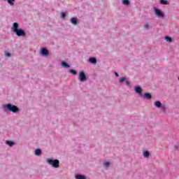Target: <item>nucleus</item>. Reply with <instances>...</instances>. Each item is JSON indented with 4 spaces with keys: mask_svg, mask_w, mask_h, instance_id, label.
Wrapping results in <instances>:
<instances>
[{
    "mask_svg": "<svg viewBox=\"0 0 179 179\" xmlns=\"http://www.w3.org/2000/svg\"><path fill=\"white\" fill-rule=\"evenodd\" d=\"M47 162L48 164H50V166H52L55 169H58V167H59V160L58 159L53 160L52 159H49Z\"/></svg>",
    "mask_w": 179,
    "mask_h": 179,
    "instance_id": "obj_1",
    "label": "nucleus"
},
{
    "mask_svg": "<svg viewBox=\"0 0 179 179\" xmlns=\"http://www.w3.org/2000/svg\"><path fill=\"white\" fill-rule=\"evenodd\" d=\"M4 107H6L7 110L8 111H11L12 113H17L19 111V108L17 106L8 103L7 105H5Z\"/></svg>",
    "mask_w": 179,
    "mask_h": 179,
    "instance_id": "obj_2",
    "label": "nucleus"
},
{
    "mask_svg": "<svg viewBox=\"0 0 179 179\" xmlns=\"http://www.w3.org/2000/svg\"><path fill=\"white\" fill-rule=\"evenodd\" d=\"M14 33H15L18 37H24L26 36V32H24V30L23 29H17Z\"/></svg>",
    "mask_w": 179,
    "mask_h": 179,
    "instance_id": "obj_3",
    "label": "nucleus"
},
{
    "mask_svg": "<svg viewBox=\"0 0 179 179\" xmlns=\"http://www.w3.org/2000/svg\"><path fill=\"white\" fill-rule=\"evenodd\" d=\"M79 80L80 82H85V81L87 80V78H86V74H85L84 71L80 72Z\"/></svg>",
    "mask_w": 179,
    "mask_h": 179,
    "instance_id": "obj_4",
    "label": "nucleus"
},
{
    "mask_svg": "<svg viewBox=\"0 0 179 179\" xmlns=\"http://www.w3.org/2000/svg\"><path fill=\"white\" fill-rule=\"evenodd\" d=\"M40 54H41V55H44L45 57H48V55H50L48 50H47L45 48H42Z\"/></svg>",
    "mask_w": 179,
    "mask_h": 179,
    "instance_id": "obj_5",
    "label": "nucleus"
},
{
    "mask_svg": "<svg viewBox=\"0 0 179 179\" xmlns=\"http://www.w3.org/2000/svg\"><path fill=\"white\" fill-rule=\"evenodd\" d=\"M12 30L15 33L16 31L19 30V24L17 22H14L12 27Z\"/></svg>",
    "mask_w": 179,
    "mask_h": 179,
    "instance_id": "obj_6",
    "label": "nucleus"
},
{
    "mask_svg": "<svg viewBox=\"0 0 179 179\" xmlns=\"http://www.w3.org/2000/svg\"><path fill=\"white\" fill-rule=\"evenodd\" d=\"M155 15H157V16H158V17H162L163 13L159 9L156 8L155 9Z\"/></svg>",
    "mask_w": 179,
    "mask_h": 179,
    "instance_id": "obj_7",
    "label": "nucleus"
},
{
    "mask_svg": "<svg viewBox=\"0 0 179 179\" xmlns=\"http://www.w3.org/2000/svg\"><path fill=\"white\" fill-rule=\"evenodd\" d=\"M125 81L126 85H127V86H129V81L126 80L125 77H122L120 79V83H122V82Z\"/></svg>",
    "mask_w": 179,
    "mask_h": 179,
    "instance_id": "obj_8",
    "label": "nucleus"
},
{
    "mask_svg": "<svg viewBox=\"0 0 179 179\" xmlns=\"http://www.w3.org/2000/svg\"><path fill=\"white\" fill-rule=\"evenodd\" d=\"M71 22L76 26V24H78V19H76V17H72L71 20Z\"/></svg>",
    "mask_w": 179,
    "mask_h": 179,
    "instance_id": "obj_9",
    "label": "nucleus"
},
{
    "mask_svg": "<svg viewBox=\"0 0 179 179\" xmlns=\"http://www.w3.org/2000/svg\"><path fill=\"white\" fill-rule=\"evenodd\" d=\"M154 104L157 108H160V107H162V103L159 101H155Z\"/></svg>",
    "mask_w": 179,
    "mask_h": 179,
    "instance_id": "obj_10",
    "label": "nucleus"
},
{
    "mask_svg": "<svg viewBox=\"0 0 179 179\" xmlns=\"http://www.w3.org/2000/svg\"><path fill=\"white\" fill-rule=\"evenodd\" d=\"M135 90H136V93H138L139 94H141L142 93V88H141V87H139V86H137L136 87Z\"/></svg>",
    "mask_w": 179,
    "mask_h": 179,
    "instance_id": "obj_11",
    "label": "nucleus"
},
{
    "mask_svg": "<svg viewBox=\"0 0 179 179\" xmlns=\"http://www.w3.org/2000/svg\"><path fill=\"white\" fill-rule=\"evenodd\" d=\"M90 62L92 64H96L97 63V59L94 57H91V58H90Z\"/></svg>",
    "mask_w": 179,
    "mask_h": 179,
    "instance_id": "obj_12",
    "label": "nucleus"
},
{
    "mask_svg": "<svg viewBox=\"0 0 179 179\" xmlns=\"http://www.w3.org/2000/svg\"><path fill=\"white\" fill-rule=\"evenodd\" d=\"M144 97H145V99H148V100H150V99H152V95L149 93H145L144 94Z\"/></svg>",
    "mask_w": 179,
    "mask_h": 179,
    "instance_id": "obj_13",
    "label": "nucleus"
},
{
    "mask_svg": "<svg viewBox=\"0 0 179 179\" xmlns=\"http://www.w3.org/2000/svg\"><path fill=\"white\" fill-rule=\"evenodd\" d=\"M165 40L168 43H173V39L170 36H166Z\"/></svg>",
    "mask_w": 179,
    "mask_h": 179,
    "instance_id": "obj_14",
    "label": "nucleus"
},
{
    "mask_svg": "<svg viewBox=\"0 0 179 179\" xmlns=\"http://www.w3.org/2000/svg\"><path fill=\"white\" fill-rule=\"evenodd\" d=\"M35 155H36V156H40V155H41V150L36 149L35 150Z\"/></svg>",
    "mask_w": 179,
    "mask_h": 179,
    "instance_id": "obj_15",
    "label": "nucleus"
},
{
    "mask_svg": "<svg viewBox=\"0 0 179 179\" xmlns=\"http://www.w3.org/2000/svg\"><path fill=\"white\" fill-rule=\"evenodd\" d=\"M7 2L10 6H13L15 5V0H7Z\"/></svg>",
    "mask_w": 179,
    "mask_h": 179,
    "instance_id": "obj_16",
    "label": "nucleus"
},
{
    "mask_svg": "<svg viewBox=\"0 0 179 179\" xmlns=\"http://www.w3.org/2000/svg\"><path fill=\"white\" fill-rule=\"evenodd\" d=\"M160 3L162 5H169V1L167 0H160Z\"/></svg>",
    "mask_w": 179,
    "mask_h": 179,
    "instance_id": "obj_17",
    "label": "nucleus"
},
{
    "mask_svg": "<svg viewBox=\"0 0 179 179\" xmlns=\"http://www.w3.org/2000/svg\"><path fill=\"white\" fill-rule=\"evenodd\" d=\"M62 66H63L64 68H69V64H68V63H66L65 62H62Z\"/></svg>",
    "mask_w": 179,
    "mask_h": 179,
    "instance_id": "obj_18",
    "label": "nucleus"
},
{
    "mask_svg": "<svg viewBox=\"0 0 179 179\" xmlns=\"http://www.w3.org/2000/svg\"><path fill=\"white\" fill-rule=\"evenodd\" d=\"M6 143L7 145H8V146H13V145H15V143H13V141H7L6 142Z\"/></svg>",
    "mask_w": 179,
    "mask_h": 179,
    "instance_id": "obj_19",
    "label": "nucleus"
},
{
    "mask_svg": "<svg viewBox=\"0 0 179 179\" xmlns=\"http://www.w3.org/2000/svg\"><path fill=\"white\" fill-rule=\"evenodd\" d=\"M143 156L144 157H149V156H150V153L148 151H145L143 152Z\"/></svg>",
    "mask_w": 179,
    "mask_h": 179,
    "instance_id": "obj_20",
    "label": "nucleus"
},
{
    "mask_svg": "<svg viewBox=\"0 0 179 179\" xmlns=\"http://www.w3.org/2000/svg\"><path fill=\"white\" fill-rule=\"evenodd\" d=\"M76 179H86V176H83L82 175H77Z\"/></svg>",
    "mask_w": 179,
    "mask_h": 179,
    "instance_id": "obj_21",
    "label": "nucleus"
},
{
    "mask_svg": "<svg viewBox=\"0 0 179 179\" xmlns=\"http://www.w3.org/2000/svg\"><path fill=\"white\" fill-rule=\"evenodd\" d=\"M122 3H123V5H129V0H123Z\"/></svg>",
    "mask_w": 179,
    "mask_h": 179,
    "instance_id": "obj_22",
    "label": "nucleus"
},
{
    "mask_svg": "<svg viewBox=\"0 0 179 179\" xmlns=\"http://www.w3.org/2000/svg\"><path fill=\"white\" fill-rule=\"evenodd\" d=\"M71 73H72L73 75H76V71H75L74 69H71L70 70Z\"/></svg>",
    "mask_w": 179,
    "mask_h": 179,
    "instance_id": "obj_23",
    "label": "nucleus"
},
{
    "mask_svg": "<svg viewBox=\"0 0 179 179\" xmlns=\"http://www.w3.org/2000/svg\"><path fill=\"white\" fill-rule=\"evenodd\" d=\"M103 165L106 166V167H108V166H110V162H105L103 164Z\"/></svg>",
    "mask_w": 179,
    "mask_h": 179,
    "instance_id": "obj_24",
    "label": "nucleus"
},
{
    "mask_svg": "<svg viewBox=\"0 0 179 179\" xmlns=\"http://www.w3.org/2000/svg\"><path fill=\"white\" fill-rule=\"evenodd\" d=\"M6 57H12V55L8 52H6Z\"/></svg>",
    "mask_w": 179,
    "mask_h": 179,
    "instance_id": "obj_25",
    "label": "nucleus"
},
{
    "mask_svg": "<svg viewBox=\"0 0 179 179\" xmlns=\"http://www.w3.org/2000/svg\"><path fill=\"white\" fill-rule=\"evenodd\" d=\"M61 17H62V18L65 17V13H61Z\"/></svg>",
    "mask_w": 179,
    "mask_h": 179,
    "instance_id": "obj_26",
    "label": "nucleus"
},
{
    "mask_svg": "<svg viewBox=\"0 0 179 179\" xmlns=\"http://www.w3.org/2000/svg\"><path fill=\"white\" fill-rule=\"evenodd\" d=\"M144 27H145V29H149V24H145L144 25Z\"/></svg>",
    "mask_w": 179,
    "mask_h": 179,
    "instance_id": "obj_27",
    "label": "nucleus"
},
{
    "mask_svg": "<svg viewBox=\"0 0 179 179\" xmlns=\"http://www.w3.org/2000/svg\"><path fill=\"white\" fill-rule=\"evenodd\" d=\"M115 76H119L117 72L115 73Z\"/></svg>",
    "mask_w": 179,
    "mask_h": 179,
    "instance_id": "obj_28",
    "label": "nucleus"
},
{
    "mask_svg": "<svg viewBox=\"0 0 179 179\" xmlns=\"http://www.w3.org/2000/svg\"><path fill=\"white\" fill-rule=\"evenodd\" d=\"M3 1H6V0H3Z\"/></svg>",
    "mask_w": 179,
    "mask_h": 179,
    "instance_id": "obj_29",
    "label": "nucleus"
}]
</instances>
